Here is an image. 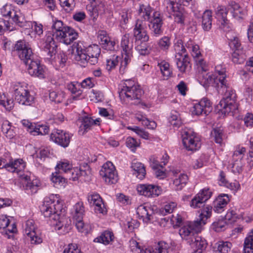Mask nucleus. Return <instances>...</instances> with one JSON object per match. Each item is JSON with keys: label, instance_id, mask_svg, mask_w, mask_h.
<instances>
[{"label": "nucleus", "instance_id": "obj_1", "mask_svg": "<svg viewBox=\"0 0 253 253\" xmlns=\"http://www.w3.org/2000/svg\"><path fill=\"white\" fill-rule=\"evenodd\" d=\"M72 49L74 59L82 66L84 67L87 63L95 65L98 62L100 48L97 45L85 47L82 42H75L72 46Z\"/></svg>", "mask_w": 253, "mask_h": 253}, {"label": "nucleus", "instance_id": "obj_2", "mask_svg": "<svg viewBox=\"0 0 253 253\" xmlns=\"http://www.w3.org/2000/svg\"><path fill=\"white\" fill-rule=\"evenodd\" d=\"M67 26H63V23L61 20H55L52 26L53 34H46L43 42L41 45L42 48L44 52L45 59L51 61L55 58L56 53L57 45L54 41L53 37L56 39L61 37V33L66 29Z\"/></svg>", "mask_w": 253, "mask_h": 253}, {"label": "nucleus", "instance_id": "obj_3", "mask_svg": "<svg viewBox=\"0 0 253 253\" xmlns=\"http://www.w3.org/2000/svg\"><path fill=\"white\" fill-rule=\"evenodd\" d=\"M63 210H64L62 204L54 195L45 198L41 207V211L44 217H50L56 221L55 225L58 230L61 229L64 225L63 219L60 217Z\"/></svg>", "mask_w": 253, "mask_h": 253}, {"label": "nucleus", "instance_id": "obj_4", "mask_svg": "<svg viewBox=\"0 0 253 253\" xmlns=\"http://www.w3.org/2000/svg\"><path fill=\"white\" fill-rule=\"evenodd\" d=\"M144 92L139 85L131 80L126 81L123 88L119 91L121 99L131 102V104L138 105L141 102V97Z\"/></svg>", "mask_w": 253, "mask_h": 253}, {"label": "nucleus", "instance_id": "obj_5", "mask_svg": "<svg viewBox=\"0 0 253 253\" xmlns=\"http://www.w3.org/2000/svg\"><path fill=\"white\" fill-rule=\"evenodd\" d=\"M175 51V62L179 71L181 73H187L191 69L190 58L186 53V48L183 46L182 40H178L174 45Z\"/></svg>", "mask_w": 253, "mask_h": 253}, {"label": "nucleus", "instance_id": "obj_6", "mask_svg": "<svg viewBox=\"0 0 253 253\" xmlns=\"http://www.w3.org/2000/svg\"><path fill=\"white\" fill-rule=\"evenodd\" d=\"M222 92L223 93V98L217 105V107L225 114L234 112L237 109L235 91L228 85Z\"/></svg>", "mask_w": 253, "mask_h": 253}, {"label": "nucleus", "instance_id": "obj_7", "mask_svg": "<svg viewBox=\"0 0 253 253\" xmlns=\"http://www.w3.org/2000/svg\"><path fill=\"white\" fill-rule=\"evenodd\" d=\"M133 39L128 34H126L122 38L121 47L123 49V60L121 61L120 70H124L132 56L133 46Z\"/></svg>", "mask_w": 253, "mask_h": 253}, {"label": "nucleus", "instance_id": "obj_8", "mask_svg": "<svg viewBox=\"0 0 253 253\" xmlns=\"http://www.w3.org/2000/svg\"><path fill=\"white\" fill-rule=\"evenodd\" d=\"M13 91L15 100L20 104L31 106L34 102V97L31 95L28 89L20 83L13 85Z\"/></svg>", "mask_w": 253, "mask_h": 253}, {"label": "nucleus", "instance_id": "obj_9", "mask_svg": "<svg viewBox=\"0 0 253 253\" xmlns=\"http://www.w3.org/2000/svg\"><path fill=\"white\" fill-rule=\"evenodd\" d=\"M201 228L200 222H186L179 229V234L188 243L189 242H192V239L200 231Z\"/></svg>", "mask_w": 253, "mask_h": 253}, {"label": "nucleus", "instance_id": "obj_10", "mask_svg": "<svg viewBox=\"0 0 253 253\" xmlns=\"http://www.w3.org/2000/svg\"><path fill=\"white\" fill-rule=\"evenodd\" d=\"M165 4L168 11L171 10L174 21L177 24L184 25L186 13L184 8L177 2L171 0H165Z\"/></svg>", "mask_w": 253, "mask_h": 253}, {"label": "nucleus", "instance_id": "obj_11", "mask_svg": "<svg viewBox=\"0 0 253 253\" xmlns=\"http://www.w3.org/2000/svg\"><path fill=\"white\" fill-rule=\"evenodd\" d=\"M182 143L184 147L188 151H195L201 146L199 138L192 130H184L181 132Z\"/></svg>", "mask_w": 253, "mask_h": 253}, {"label": "nucleus", "instance_id": "obj_12", "mask_svg": "<svg viewBox=\"0 0 253 253\" xmlns=\"http://www.w3.org/2000/svg\"><path fill=\"white\" fill-rule=\"evenodd\" d=\"M13 50L16 52L19 58L25 64H27L32 59L33 54L31 47L24 41H17L15 44Z\"/></svg>", "mask_w": 253, "mask_h": 253}, {"label": "nucleus", "instance_id": "obj_13", "mask_svg": "<svg viewBox=\"0 0 253 253\" xmlns=\"http://www.w3.org/2000/svg\"><path fill=\"white\" fill-rule=\"evenodd\" d=\"M100 175L105 182L108 184L116 183L118 180V176L116 171L115 166L111 162H107L104 164L101 170Z\"/></svg>", "mask_w": 253, "mask_h": 253}, {"label": "nucleus", "instance_id": "obj_14", "mask_svg": "<svg viewBox=\"0 0 253 253\" xmlns=\"http://www.w3.org/2000/svg\"><path fill=\"white\" fill-rule=\"evenodd\" d=\"M149 25V29L151 34L156 37L160 36L163 34V30L162 29L163 24V17L160 13L158 11H155L153 14V16Z\"/></svg>", "mask_w": 253, "mask_h": 253}, {"label": "nucleus", "instance_id": "obj_15", "mask_svg": "<svg viewBox=\"0 0 253 253\" xmlns=\"http://www.w3.org/2000/svg\"><path fill=\"white\" fill-rule=\"evenodd\" d=\"M133 33L136 41L148 42L149 40L146 24L142 20L138 19L136 21Z\"/></svg>", "mask_w": 253, "mask_h": 253}, {"label": "nucleus", "instance_id": "obj_16", "mask_svg": "<svg viewBox=\"0 0 253 253\" xmlns=\"http://www.w3.org/2000/svg\"><path fill=\"white\" fill-rule=\"evenodd\" d=\"M212 110L210 100L207 98L202 99L198 103L194 105L191 109L192 115H208Z\"/></svg>", "mask_w": 253, "mask_h": 253}, {"label": "nucleus", "instance_id": "obj_17", "mask_svg": "<svg viewBox=\"0 0 253 253\" xmlns=\"http://www.w3.org/2000/svg\"><path fill=\"white\" fill-rule=\"evenodd\" d=\"M73 134L63 130L57 129L50 135V139L63 147H67L70 142Z\"/></svg>", "mask_w": 253, "mask_h": 253}, {"label": "nucleus", "instance_id": "obj_18", "mask_svg": "<svg viewBox=\"0 0 253 253\" xmlns=\"http://www.w3.org/2000/svg\"><path fill=\"white\" fill-rule=\"evenodd\" d=\"M211 192L209 188L200 191L191 201L190 206L193 208H200L211 196Z\"/></svg>", "mask_w": 253, "mask_h": 253}, {"label": "nucleus", "instance_id": "obj_19", "mask_svg": "<svg viewBox=\"0 0 253 253\" xmlns=\"http://www.w3.org/2000/svg\"><path fill=\"white\" fill-rule=\"evenodd\" d=\"M87 200L91 206H94L95 211L97 213L104 214L107 212L102 199L96 193H89Z\"/></svg>", "mask_w": 253, "mask_h": 253}, {"label": "nucleus", "instance_id": "obj_20", "mask_svg": "<svg viewBox=\"0 0 253 253\" xmlns=\"http://www.w3.org/2000/svg\"><path fill=\"white\" fill-rule=\"evenodd\" d=\"M137 190L140 195L146 197H156L161 194L160 188L153 184H139L137 186Z\"/></svg>", "mask_w": 253, "mask_h": 253}, {"label": "nucleus", "instance_id": "obj_21", "mask_svg": "<svg viewBox=\"0 0 253 253\" xmlns=\"http://www.w3.org/2000/svg\"><path fill=\"white\" fill-rule=\"evenodd\" d=\"M81 124L80 126L79 132L82 135H84L94 125H99L100 119L97 118L93 120L90 117L85 116L82 117L79 119Z\"/></svg>", "mask_w": 253, "mask_h": 253}, {"label": "nucleus", "instance_id": "obj_22", "mask_svg": "<svg viewBox=\"0 0 253 253\" xmlns=\"http://www.w3.org/2000/svg\"><path fill=\"white\" fill-rule=\"evenodd\" d=\"M104 3L101 0H97L96 1H92L86 5V10L90 16L93 19H96L99 13L104 11Z\"/></svg>", "mask_w": 253, "mask_h": 253}, {"label": "nucleus", "instance_id": "obj_23", "mask_svg": "<svg viewBox=\"0 0 253 253\" xmlns=\"http://www.w3.org/2000/svg\"><path fill=\"white\" fill-rule=\"evenodd\" d=\"M26 65L28 66V71L31 76L40 78L44 77V70L38 60H33L32 59Z\"/></svg>", "mask_w": 253, "mask_h": 253}, {"label": "nucleus", "instance_id": "obj_24", "mask_svg": "<svg viewBox=\"0 0 253 253\" xmlns=\"http://www.w3.org/2000/svg\"><path fill=\"white\" fill-rule=\"evenodd\" d=\"M97 40L99 43L104 49L113 50L115 49V42L111 40L107 32L104 30L99 31L97 34Z\"/></svg>", "mask_w": 253, "mask_h": 253}, {"label": "nucleus", "instance_id": "obj_25", "mask_svg": "<svg viewBox=\"0 0 253 253\" xmlns=\"http://www.w3.org/2000/svg\"><path fill=\"white\" fill-rule=\"evenodd\" d=\"M78 37V33L73 28L67 26L66 29L63 31V33H61V37H57L56 39L68 45L76 40Z\"/></svg>", "mask_w": 253, "mask_h": 253}, {"label": "nucleus", "instance_id": "obj_26", "mask_svg": "<svg viewBox=\"0 0 253 253\" xmlns=\"http://www.w3.org/2000/svg\"><path fill=\"white\" fill-rule=\"evenodd\" d=\"M21 182L26 190H31V193H35L38 190L40 185V181L37 179L31 181L30 177L28 174H22L20 175Z\"/></svg>", "mask_w": 253, "mask_h": 253}, {"label": "nucleus", "instance_id": "obj_27", "mask_svg": "<svg viewBox=\"0 0 253 253\" xmlns=\"http://www.w3.org/2000/svg\"><path fill=\"white\" fill-rule=\"evenodd\" d=\"M188 244L193 249V253H203L208 244L206 240L198 234L192 239V242H189Z\"/></svg>", "mask_w": 253, "mask_h": 253}, {"label": "nucleus", "instance_id": "obj_28", "mask_svg": "<svg viewBox=\"0 0 253 253\" xmlns=\"http://www.w3.org/2000/svg\"><path fill=\"white\" fill-rule=\"evenodd\" d=\"M26 164L22 159L10 160L8 162L6 170L11 172H16L19 174L21 170L24 169Z\"/></svg>", "mask_w": 253, "mask_h": 253}, {"label": "nucleus", "instance_id": "obj_29", "mask_svg": "<svg viewBox=\"0 0 253 253\" xmlns=\"http://www.w3.org/2000/svg\"><path fill=\"white\" fill-rule=\"evenodd\" d=\"M229 202V198L227 194L219 195L214 202L213 211L217 213H221L224 211Z\"/></svg>", "mask_w": 253, "mask_h": 253}, {"label": "nucleus", "instance_id": "obj_30", "mask_svg": "<svg viewBox=\"0 0 253 253\" xmlns=\"http://www.w3.org/2000/svg\"><path fill=\"white\" fill-rule=\"evenodd\" d=\"M136 213L140 218L143 221L147 222L150 221L152 217L153 212L150 207L140 205L136 209Z\"/></svg>", "mask_w": 253, "mask_h": 253}, {"label": "nucleus", "instance_id": "obj_31", "mask_svg": "<svg viewBox=\"0 0 253 253\" xmlns=\"http://www.w3.org/2000/svg\"><path fill=\"white\" fill-rule=\"evenodd\" d=\"M168 245L164 242H160L155 248L141 249L140 253H168Z\"/></svg>", "mask_w": 253, "mask_h": 253}, {"label": "nucleus", "instance_id": "obj_32", "mask_svg": "<svg viewBox=\"0 0 253 253\" xmlns=\"http://www.w3.org/2000/svg\"><path fill=\"white\" fill-rule=\"evenodd\" d=\"M131 168L134 170L133 173L138 178L143 179L146 175V170L144 165L141 163L134 160L131 164Z\"/></svg>", "mask_w": 253, "mask_h": 253}, {"label": "nucleus", "instance_id": "obj_33", "mask_svg": "<svg viewBox=\"0 0 253 253\" xmlns=\"http://www.w3.org/2000/svg\"><path fill=\"white\" fill-rule=\"evenodd\" d=\"M114 239V236L113 232L109 230H106L102 232L100 236L95 238L93 241L106 245L113 241Z\"/></svg>", "mask_w": 253, "mask_h": 253}, {"label": "nucleus", "instance_id": "obj_34", "mask_svg": "<svg viewBox=\"0 0 253 253\" xmlns=\"http://www.w3.org/2000/svg\"><path fill=\"white\" fill-rule=\"evenodd\" d=\"M214 78L213 87H215L218 92L221 90L224 91V88L229 85L226 80V75L218 76L214 74Z\"/></svg>", "mask_w": 253, "mask_h": 253}, {"label": "nucleus", "instance_id": "obj_35", "mask_svg": "<svg viewBox=\"0 0 253 253\" xmlns=\"http://www.w3.org/2000/svg\"><path fill=\"white\" fill-rule=\"evenodd\" d=\"M152 8L150 6L149 4H141L139 5L138 9L139 14L142 18L141 20L144 22L145 21H150L151 14L152 12Z\"/></svg>", "mask_w": 253, "mask_h": 253}, {"label": "nucleus", "instance_id": "obj_36", "mask_svg": "<svg viewBox=\"0 0 253 253\" xmlns=\"http://www.w3.org/2000/svg\"><path fill=\"white\" fill-rule=\"evenodd\" d=\"M212 11L210 10H206L202 16V26L203 29L209 31L211 28Z\"/></svg>", "mask_w": 253, "mask_h": 253}, {"label": "nucleus", "instance_id": "obj_37", "mask_svg": "<svg viewBox=\"0 0 253 253\" xmlns=\"http://www.w3.org/2000/svg\"><path fill=\"white\" fill-rule=\"evenodd\" d=\"M211 136L215 143L219 144L220 146L222 145L224 135L223 129L222 127H216L213 128L211 131Z\"/></svg>", "mask_w": 253, "mask_h": 253}, {"label": "nucleus", "instance_id": "obj_38", "mask_svg": "<svg viewBox=\"0 0 253 253\" xmlns=\"http://www.w3.org/2000/svg\"><path fill=\"white\" fill-rule=\"evenodd\" d=\"M188 180V176L184 173H180L178 178L174 179L173 184L176 190H180L185 186Z\"/></svg>", "mask_w": 253, "mask_h": 253}, {"label": "nucleus", "instance_id": "obj_39", "mask_svg": "<svg viewBox=\"0 0 253 253\" xmlns=\"http://www.w3.org/2000/svg\"><path fill=\"white\" fill-rule=\"evenodd\" d=\"M67 88L72 94H77V96L72 97L73 100H76L78 96L82 93L79 82H71L67 85Z\"/></svg>", "mask_w": 253, "mask_h": 253}, {"label": "nucleus", "instance_id": "obj_40", "mask_svg": "<svg viewBox=\"0 0 253 253\" xmlns=\"http://www.w3.org/2000/svg\"><path fill=\"white\" fill-rule=\"evenodd\" d=\"M200 79L201 84L205 87H208L210 85L213 86L214 74L204 72L202 73V77Z\"/></svg>", "mask_w": 253, "mask_h": 253}, {"label": "nucleus", "instance_id": "obj_41", "mask_svg": "<svg viewBox=\"0 0 253 253\" xmlns=\"http://www.w3.org/2000/svg\"><path fill=\"white\" fill-rule=\"evenodd\" d=\"M59 172L56 171L53 173L51 177V180L54 184V186L57 188L64 186L66 183V179L60 175Z\"/></svg>", "mask_w": 253, "mask_h": 253}, {"label": "nucleus", "instance_id": "obj_42", "mask_svg": "<svg viewBox=\"0 0 253 253\" xmlns=\"http://www.w3.org/2000/svg\"><path fill=\"white\" fill-rule=\"evenodd\" d=\"M24 233L28 237L30 235L34 236L36 232V228L35 226L34 220H28L23 226Z\"/></svg>", "mask_w": 253, "mask_h": 253}, {"label": "nucleus", "instance_id": "obj_43", "mask_svg": "<svg viewBox=\"0 0 253 253\" xmlns=\"http://www.w3.org/2000/svg\"><path fill=\"white\" fill-rule=\"evenodd\" d=\"M244 253H253V230L245 240Z\"/></svg>", "mask_w": 253, "mask_h": 253}, {"label": "nucleus", "instance_id": "obj_44", "mask_svg": "<svg viewBox=\"0 0 253 253\" xmlns=\"http://www.w3.org/2000/svg\"><path fill=\"white\" fill-rule=\"evenodd\" d=\"M158 66L164 79H167L171 76L172 71L169 68V64L168 62L163 61L158 64Z\"/></svg>", "mask_w": 253, "mask_h": 253}, {"label": "nucleus", "instance_id": "obj_45", "mask_svg": "<svg viewBox=\"0 0 253 253\" xmlns=\"http://www.w3.org/2000/svg\"><path fill=\"white\" fill-rule=\"evenodd\" d=\"M146 42L141 41L140 43L135 47L136 50L141 55H147L150 53L151 48Z\"/></svg>", "mask_w": 253, "mask_h": 253}, {"label": "nucleus", "instance_id": "obj_46", "mask_svg": "<svg viewBox=\"0 0 253 253\" xmlns=\"http://www.w3.org/2000/svg\"><path fill=\"white\" fill-rule=\"evenodd\" d=\"M217 250L215 253H228L230 251L232 244L229 242L219 241L217 243Z\"/></svg>", "mask_w": 253, "mask_h": 253}, {"label": "nucleus", "instance_id": "obj_47", "mask_svg": "<svg viewBox=\"0 0 253 253\" xmlns=\"http://www.w3.org/2000/svg\"><path fill=\"white\" fill-rule=\"evenodd\" d=\"M212 211V207L208 206L205 207L201 213L200 214V219L199 220H197V222H200V225L202 226L203 225L206 224V220L211 216Z\"/></svg>", "mask_w": 253, "mask_h": 253}, {"label": "nucleus", "instance_id": "obj_48", "mask_svg": "<svg viewBox=\"0 0 253 253\" xmlns=\"http://www.w3.org/2000/svg\"><path fill=\"white\" fill-rule=\"evenodd\" d=\"M72 168V165L67 161L59 162L56 167V171L59 173L64 172L68 174V172Z\"/></svg>", "mask_w": 253, "mask_h": 253}, {"label": "nucleus", "instance_id": "obj_49", "mask_svg": "<svg viewBox=\"0 0 253 253\" xmlns=\"http://www.w3.org/2000/svg\"><path fill=\"white\" fill-rule=\"evenodd\" d=\"M0 104L8 111L11 110L14 105L13 100L8 99L4 94H0Z\"/></svg>", "mask_w": 253, "mask_h": 253}, {"label": "nucleus", "instance_id": "obj_50", "mask_svg": "<svg viewBox=\"0 0 253 253\" xmlns=\"http://www.w3.org/2000/svg\"><path fill=\"white\" fill-rule=\"evenodd\" d=\"M79 169H80L81 170L80 178L84 177V181L89 180L91 175L90 167L87 164H85Z\"/></svg>", "mask_w": 253, "mask_h": 253}, {"label": "nucleus", "instance_id": "obj_51", "mask_svg": "<svg viewBox=\"0 0 253 253\" xmlns=\"http://www.w3.org/2000/svg\"><path fill=\"white\" fill-rule=\"evenodd\" d=\"M75 210V214L74 218H83L84 213V207L83 203L82 202L77 203L74 207Z\"/></svg>", "mask_w": 253, "mask_h": 253}, {"label": "nucleus", "instance_id": "obj_52", "mask_svg": "<svg viewBox=\"0 0 253 253\" xmlns=\"http://www.w3.org/2000/svg\"><path fill=\"white\" fill-rule=\"evenodd\" d=\"M49 97L51 101L59 103L63 101L65 96L62 92L53 91L49 93Z\"/></svg>", "mask_w": 253, "mask_h": 253}, {"label": "nucleus", "instance_id": "obj_53", "mask_svg": "<svg viewBox=\"0 0 253 253\" xmlns=\"http://www.w3.org/2000/svg\"><path fill=\"white\" fill-rule=\"evenodd\" d=\"M215 14L218 21L223 19L227 18L228 10L225 6L220 5L215 9Z\"/></svg>", "mask_w": 253, "mask_h": 253}, {"label": "nucleus", "instance_id": "obj_54", "mask_svg": "<svg viewBox=\"0 0 253 253\" xmlns=\"http://www.w3.org/2000/svg\"><path fill=\"white\" fill-rule=\"evenodd\" d=\"M11 13L8 14L6 17L9 18L8 21L10 22H14L15 24L20 26V24L22 23L21 21V17L19 16V12H17L14 9L10 11Z\"/></svg>", "mask_w": 253, "mask_h": 253}, {"label": "nucleus", "instance_id": "obj_55", "mask_svg": "<svg viewBox=\"0 0 253 253\" xmlns=\"http://www.w3.org/2000/svg\"><path fill=\"white\" fill-rule=\"evenodd\" d=\"M158 44L161 49L166 51L167 50L170 45V39L168 37H164L162 38L158 42Z\"/></svg>", "mask_w": 253, "mask_h": 253}, {"label": "nucleus", "instance_id": "obj_56", "mask_svg": "<svg viewBox=\"0 0 253 253\" xmlns=\"http://www.w3.org/2000/svg\"><path fill=\"white\" fill-rule=\"evenodd\" d=\"M80 173L81 170L79 168H72L68 172V174H67V177L69 179L72 180L73 181H76L80 178Z\"/></svg>", "mask_w": 253, "mask_h": 253}, {"label": "nucleus", "instance_id": "obj_57", "mask_svg": "<svg viewBox=\"0 0 253 253\" xmlns=\"http://www.w3.org/2000/svg\"><path fill=\"white\" fill-rule=\"evenodd\" d=\"M76 220V226L79 232L87 234L88 232V225H84L82 219L83 218H75Z\"/></svg>", "mask_w": 253, "mask_h": 253}, {"label": "nucleus", "instance_id": "obj_58", "mask_svg": "<svg viewBox=\"0 0 253 253\" xmlns=\"http://www.w3.org/2000/svg\"><path fill=\"white\" fill-rule=\"evenodd\" d=\"M121 18L120 19V23L122 25H126L128 22L129 18L131 16V12L129 9H123L120 13Z\"/></svg>", "mask_w": 253, "mask_h": 253}, {"label": "nucleus", "instance_id": "obj_59", "mask_svg": "<svg viewBox=\"0 0 253 253\" xmlns=\"http://www.w3.org/2000/svg\"><path fill=\"white\" fill-rule=\"evenodd\" d=\"M119 61V57L113 55L111 58L107 60L106 69L108 71L113 69L118 64Z\"/></svg>", "mask_w": 253, "mask_h": 253}, {"label": "nucleus", "instance_id": "obj_60", "mask_svg": "<svg viewBox=\"0 0 253 253\" xmlns=\"http://www.w3.org/2000/svg\"><path fill=\"white\" fill-rule=\"evenodd\" d=\"M60 5L67 12H69L74 8L75 3L74 0H61Z\"/></svg>", "mask_w": 253, "mask_h": 253}, {"label": "nucleus", "instance_id": "obj_61", "mask_svg": "<svg viewBox=\"0 0 253 253\" xmlns=\"http://www.w3.org/2000/svg\"><path fill=\"white\" fill-rule=\"evenodd\" d=\"M126 145L127 147L130 148L132 151H134L137 147L139 146L140 142L133 137H128L126 139Z\"/></svg>", "mask_w": 253, "mask_h": 253}, {"label": "nucleus", "instance_id": "obj_62", "mask_svg": "<svg viewBox=\"0 0 253 253\" xmlns=\"http://www.w3.org/2000/svg\"><path fill=\"white\" fill-rule=\"evenodd\" d=\"M219 27L224 32H229L231 30V26L229 20L227 18L219 20Z\"/></svg>", "mask_w": 253, "mask_h": 253}, {"label": "nucleus", "instance_id": "obj_63", "mask_svg": "<svg viewBox=\"0 0 253 253\" xmlns=\"http://www.w3.org/2000/svg\"><path fill=\"white\" fill-rule=\"evenodd\" d=\"M250 150L247 157V163L250 168L253 167V137L250 140Z\"/></svg>", "mask_w": 253, "mask_h": 253}, {"label": "nucleus", "instance_id": "obj_64", "mask_svg": "<svg viewBox=\"0 0 253 253\" xmlns=\"http://www.w3.org/2000/svg\"><path fill=\"white\" fill-rule=\"evenodd\" d=\"M129 246L131 252L133 253H140L141 246L139 245V243L134 239H131L129 241Z\"/></svg>", "mask_w": 253, "mask_h": 253}]
</instances>
